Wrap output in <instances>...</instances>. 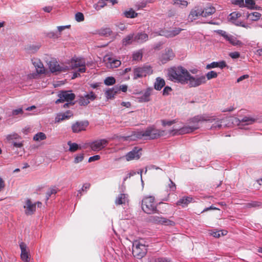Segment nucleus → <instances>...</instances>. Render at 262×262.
<instances>
[{
	"instance_id": "nucleus-42",
	"label": "nucleus",
	"mask_w": 262,
	"mask_h": 262,
	"mask_svg": "<svg viewBox=\"0 0 262 262\" xmlns=\"http://www.w3.org/2000/svg\"><path fill=\"white\" fill-rule=\"evenodd\" d=\"M68 145H69V151L71 152H75L79 148V145L76 143H72L71 141L68 142Z\"/></svg>"
},
{
	"instance_id": "nucleus-32",
	"label": "nucleus",
	"mask_w": 262,
	"mask_h": 262,
	"mask_svg": "<svg viewBox=\"0 0 262 262\" xmlns=\"http://www.w3.org/2000/svg\"><path fill=\"white\" fill-rule=\"evenodd\" d=\"M34 65L36 69V72L38 74H43L45 73V70L43 64L40 61L34 62Z\"/></svg>"
},
{
	"instance_id": "nucleus-50",
	"label": "nucleus",
	"mask_w": 262,
	"mask_h": 262,
	"mask_svg": "<svg viewBox=\"0 0 262 262\" xmlns=\"http://www.w3.org/2000/svg\"><path fill=\"white\" fill-rule=\"evenodd\" d=\"M159 35L161 36H165L167 38H170V30L163 29L160 31Z\"/></svg>"
},
{
	"instance_id": "nucleus-60",
	"label": "nucleus",
	"mask_w": 262,
	"mask_h": 262,
	"mask_svg": "<svg viewBox=\"0 0 262 262\" xmlns=\"http://www.w3.org/2000/svg\"><path fill=\"white\" fill-rule=\"evenodd\" d=\"M209 234L214 237L219 238L221 236L220 231L211 230Z\"/></svg>"
},
{
	"instance_id": "nucleus-49",
	"label": "nucleus",
	"mask_w": 262,
	"mask_h": 262,
	"mask_svg": "<svg viewBox=\"0 0 262 262\" xmlns=\"http://www.w3.org/2000/svg\"><path fill=\"white\" fill-rule=\"evenodd\" d=\"M155 262H172V260L168 257H159L155 258Z\"/></svg>"
},
{
	"instance_id": "nucleus-10",
	"label": "nucleus",
	"mask_w": 262,
	"mask_h": 262,
	"mask_svg": "<svg viewBox=\"0 0 262 262\" xmlns=\"http://www.w3.org/2000/svg\"><path fill=\"white\" fill-rule=\"evenodd\" d=\"M36 204L38 206L41 205L40 202L32 203L30 199H27L25 201V204L24 206L25 213L27 215H31L36 211Z\"/></svg>"
},
{
	"instance_id": "nucleus-4",
	"label": "nucleus",
	"mask_w": 262,
	"mask_h": 262,
	"mask_svg": "<svg viewBox=\"0 0 262 262\" xmlns=\"http://www.w3.org/2000/svg\"><path fill=\"white\" fill-rule=\"evenodd\" d=\"M147 253V248L144 244L138 241H135L133 243L132 253L134 257L138 259L143 257Z\"/></svg>"
},
{
	"instance_id": "nucleus-6",
	"label": "nucleus",
	"mask_w": 262,
	"mask_h": 262,
	"mask_svg": "<svg viewBox=\"0 0 262 262\" xmlns=\"http://www.w3.org/2000/svg\"><path fill=\"white\" fill-rule=\"evenodd\" d=\"M69 70L77 69L78 72L84 73L85 72V62L83 59L72 58L69 66H66Z\"/></svg>"
},
{
	"instance_id": "nucleus-23",
	"label": "nucleus",
	"mask_w": 262,
	"mask_h": 262,
	"mask_svg": "<svg viewBox=\"0 0 262 262\" xmlns=\"http://www.w3.org/2000/svg\"><path fill=\"white\" fill-rule=\"evenodd\" d=\"M152 90V89L151 88L146 89L143 95L138 98L139 101L141 102L149 101Z\"/></svg>"
},
{
	"instance_id": "nucleus-16",
	"label": "nucleus",
	"mask_w": 262,
	"mask_h": 262,
	"mask_svg": "<svg viewBox=\"0 0 262 262\" xmlns=\"http://www.w3.org/2000/svg\"><path fill=\"white\" fill-rule=\"evenodd\" d=\"M149 220L150 222L155 224L165 225H173L174 224V223L173 221L162 217V216H151Z\"/></svg>"
},
{
	"instance_id": "nucleus-28",
	"label": "nucleus",
	"mask_w": 262,
	"mask_h": 262,
	"mask_svg": "<svg viewBox=\"0 0 262 262\" xmlns=\"http://www.w3.org/2000/svg\"><path fill=\"white\" fill-rule=\"evenodd\" d=\"M210 117L214 118L215 119L212 121L211 123H213L211 126V129H220L222 126V119L216 118L214 116H211Z\"/></svg>"
},
{
	"instance_id": "nucleus-51",
	"label": "nucleus",
	"mask_w": 262,
	"mask_h": 262,
	"mask_svg": "<svg viewBox=\"0 0 262 262\" xmlns=\"http://www.w3.org/2000/svg\"><path fill=\"white\" fill-rule=\"evenodd\" d=\"M75 19L77 22H81L84 20V17L82 13L77 12L75 14Z\"/></svg>"
},
{
	"instance_id": "nucleus-55",
	"label": "nucleus",
	"mask_w": 262,
	"mask_h": 262,
	"mask_svg": "<svg viewBox=\"0 0 262 262\" xmlns=\"http://www.w3.org/2000/svg\"><path fill=\"white\" fill-rule=\"evenodd\" d=\"M106 4L104 2H99L97 4L94 5V8L97 10H99L102 8Z\"/></svg>"
},
{
	"instance_id": "nucleus-9",
	"label": "nucleus",
	"mask_w": 262,
	"mask_h": 262,
	"mask_svg": "<svg viewBox=\"0 0 262 262\" xmlns=\"http://www.w3.org/2000/svg\"><path fill=\"white\" fill-rule=\"evenodd\" d=\"M198 129L197 126H184L180 128H174L169 130V134L172 136L183 135L193 132Z\"/></svg>"
},
{
	"instance_id": "nucleus-12",
	"label": "nucleus",
	"mask_w": 262,
	"mask_h": 262,
	"mask_svg": "<svg viewBox=\"0 0 262 262\" xmlns=\"http://www.w3.org/2000/svg\"><path fill=\"white\" fill-rule=\"evenodd\" d=\"M239 123H243L244 125L252 124L255 122L262 123V116H246L241 119H238Z\"/></svg>"
},
{
	"instance_id": "nucleus-29",
	"label": "nucleus",
	"mask_w": 262,
	"mask_h": 262,
	"mask_svg": "<svg viewBox=\"0 0 262 262\" xmlns=\"http://www.w3.org/2000/svg\"><path fill=\"white\" fill-rule=\"evenodd\" d=\"M246 17L250 20L256 21L260 18L261 17V14L257 12H254L251 13H247L246 14Z\"/></svg>"
},
{
	"instance_id": "nucleus-62",
	"label": "nucleus",
	"mask_w": 262,
	"mask_h": 262,
	"mask_svg": "<svg viewBox=\"0 0 262 262\" xmlns=\"http://www.w3.org/2000/svg\"><path fill=\"white\" fill-rule=\"evenodd\" d=\"M172 91L171 88L170 86H165L163 90V95L164 96H167L169 94V92Z\"/></svg>"
},
{
	"instance_id": "nucleus-2",
	"label": "nucleus",
	"mask_w": 262,
	"mask_h": 262,
	"mask_svg": "<svg viewBox=\"0 0 262 262\" xmlns=\"http://www.w3.org/2000/svg\"><path fill=\"white\" fill-rule=\"evenodd\" d=\"M164 133V130L158 129L154 126H150L145 130L135 132L134 136L139 139L153 140L163 136Z\"/></svg>"
},
{
	"instance_id": "nucleus-33",
	"label": "nucleus",
	"mask_w": 262,
	"mask_h": 262,
	"mask_svg": "<svg viewBox=\"0 0 262 262\" xmlns=\"http://www.w3.org/2000/svg\"><path fill=\"white\" fill-rule=\"evenodd\" d=\"M46 37L51 39H57L61 36L60 33H57V32L50 31L45 33Z\"/></svg>"
},
{
	"instance_id": "nucleus-11",
	"label": "nucleus",
	"mask_w": 262,
	"mask_h": 262,
	"mask_svg": "<svg viewBox=\"0 0 262 262\" xmlns=\"http://www.w3.org/2000/svg\"><path fill=\"white\" fill-rule=\"evenodd\" d=\"M96 97V95L93 91H91L88 94H84L83 96H79L78 102L80 105L86 106L90 103L91 101L95 100Z\"/></svg>"
},
{
	"instance_id": "nucleus-34",
	"label": "nucleus",
	"mask_w": 262,
	"mask_h": 262,
	"mask_svg": "<svg viewBox=\"0 0 262 262\" xmlns=\"http://www.w3.org/2000/svg\"><path fill=\"white\" fill-rule=\"evenodd\" d=\"M99 34L102 36H108L112 34V31L110 28H103L99 30Z\"/></svg>"
},
{
	"instance_id": "nucleus-22",
	"label": "nucleus",
	"mask_w": 262,
	"mask_h": 262,
	"mask_svg": "<svg viewBox=\"0 0 262 262\" xmlns=\"http://www.w3.org/2000/svg\"><path fill=\"white\" fill-rule=\"evenodd\" d=\"M19 247L21 250V258L23 260L25 261H29L30 260V258L28 256V253L27 251L26 248L27 246L26 245L23 243L21 242L19 244Z\"/></svg>"
},
{
	"instance_id": "nucleus-53",
	"label": "nucleus",
	"mask_w": 262,
	"mask_h": 262,
	"mask_svg": "<svg viewBox=\"0 0 262 262\" xmlns=\"http://www.w3.org/2000/svg\"><path fill=\"white\" fill-rule=\"evenodd\" d=\"M11 114H12V116L23 115L24 114V111H23V108L21 107V108H19L17 109L12 110Z\"/></svg>"
},
{
	"instance_id": "nucleus-35",
	"label": "nucleus",
	"mask_w": 262,
	"mask_h": 262,
	"mask_svg": "<svg viewBox=\"0 0 262 262\" xmlns=\"http://www.w3.org/2000/svg\"><path fill=\"white\" fill-rule=\"evenodd\" d=\"M245 7L250 9H257V7L255 6V3L254 0H245Z\"/></svg>"
},
{
	"instance_id": "nucleus-27",
	"label": "nucleus",
	"mask_w": 262,
	"mask_h": 262,
	"mask_svg": "<svg viewBox=\"0 0 262 262\" xmlns=\"http://www.w3.org/2000/svg\"><path fill=\"white\" fill-rule=\"evenodd\" d=\"M165 82L164 79L158 77L156 79L154 83V88L156 90L160 91L165 85Z\"/></svg>"
},
{
	"instance_id": "nucleus-26",
	"label": "nucleus",
	"mask_w": 262,
	"mask_h": 262,
	"mask_svg": "<svg viewBox=\"0 0 262 262\" xmlns=\"http://www.w3.org/2000/svg\"><path fill=\"white\" fill-rule=\"evenodd\" d=\"M148 39V35L145 33H138L135 36V40L139 43H143Z\"/></svg>"
},
{
	"instance_id": "nucleus-18",
	"label": "nucleus",
	"mask_w": 262,
	"mask_h": 262,
	"mask_svg": "<svg viewBox=\"0 0 262 262\" xmlns=\"http://www.w3.org/2000/svg\"><path fill=\"white\" fill-rule=\"evenodd\" d=\"M49 68L52 73L66 72L68 69L64 64H59L57 61H51L49 63Z\"/></svg>"
},
{
	"instance_id": "nucleus-37",
	"label": "nucleus",
	"mask_w": 262,
	"mask_h": 262,
	"mask_svg": "<svg viewBox=\"0 0 262 262\" xmlns=\"http://www.w3.org/2000/svg\"><path fill=\"white\" fill-rule=\"evenodd\" d=\"M262 205V203L258 201H251L246 204V207L248 208L259 207Z\"/></svg>"
},
{
	"instance_id": "nucleus-57",
	"label": "nucleus",
	"mask_w": 262,
	"mask_h": 262,
	"mask_svg": "<svg viewBox=\"0 0 262 262\" xmlns=\"http://www.w3.org/2000/svg\"><path fill=\"white\" fill-rule=\"evenodd\" d=\"M169 184H168V188L169 189V191H174L176 189V185L174 183H173L170 179H169Z\"/></svg>"
},
{
	"instance_id": "nucleus-5",
	"label": "nucleus",
	"mask_w": 262,
	"mask_h": 262,
	"mask_svg": "<svg viewBox=\"0 0 262 262\" xmlns=\"http://www.w3.org/2000/svg\"><path fill=\"white\" fill-rule=\"evenodd\" d=\"M152 73V70L151 66L144 65L142 67H136L133 71V79H137L139 78L146 77L147 75Z\"/></svg>"
},
{
	"instance_id": "nucleus-44",
	"label": "nucleus",
	"mask_w": 262,
	"mask_h": 262,
	"mask_svg": "<svg viewBox=\"0 0 262 262\" xmlns=\"http://www.w3.org/2000/svg\"><path fill=\"white\" fill-rule=\"evenodd\" d=\"M116 80L113 77H107L104 81V84L106 85H112L114 84Z\"/></svg>"
},
{
	"instance_id": "nucleus-56",
	"label": "nucleus",
	"mask_w": 262,
	"mask_h": 262,
	"mask_svg": "<svg viewBox=\"0 0 262 262\" xmlns=\"http://www.w3.org/2000/svg\"><path fill=\"white\" fill-rule=\"evenodd\" d=\"M232 23L237 26H241L244 28H247L248 27V25H246L244 23L239 19H237L233 21Z\"/></svg>"
},
{
	"instance_id": "nucleus-20",
	"label": "nucleus",
	"mask_w": 262,
	"mask_h": 262,
	"mask_svg": "<svg viewBox=\"0 0 262 262\" xmlns=\"http://www.w3.org/2000/svg\"><path fill=\"white\" fill-rule=\"evenodd\" d=\"M202 8L200 7H195L192 9L188 16V19L192 21L202 16Z\"/></svg>"
},
{
	"instance_id": "nucleus-13",
	"label": "nucleus",
	"mask_w": 262,
	"mask_h": 262,
	"mask_svg": "<svg viewBox=\"0 0 262 262\" xmlns=\"http://www.w3.org/2000/svg\"><path fill=\"white\" fill-rule=\"evenodd\" d=\"M216 32L232 45L241 46L242 45V42L240 40H238L235 37L227 34L226 31L219 30Z\"/></svg>"
},
{
	"instance_id": "nucleus-40",
	"label": "nucleus",
	"mask_w": 262,
	"mask_h": 262,
	"mask_svg": "<svg viewBox=\"0 0 262 262\" xmlns=\"http://www.w3.org/2000/svg\"><path fill=\"white\" fill-rule=\"evenodd\" d=\"M241 16V14L239 12H233L229 15V20L232 23L233 21L238 19V18Z\"/></svg>"
},
{
	"instance_id": "nucleus-58",
	"label": "nucleus",
	"mask_w": 262,
	"mask_h": 262,
	"mask_svg": "<svg viewBox=\"0 0 262 262\" xmlns=\"http://www.w3.org/2000/svg\"><path fill=\"white\" fill-rule=\"evenodd\" d=\"M176 122L174 120H163L162 121V124L163 126H170Z\"/></svg>"
},
{
	"instance_id": "nucleus-14",
	"label": "nucleus",
	"mask_w": 262,
	"mask_h": 262,
	"mask_svg": "<svg viewBox=\"0 0 262 262\" xmlns=\"http://www.w3.org/2000/svg\"><path fill=\"white\" fill-rule=\"evenodd\" d=\"M89 122L87 120L76 121L72 125L71 128L74 133H78L86 130Z\"/></svg>"
},
{
	"instance_id": "nucleus-7",
	"label": "nucleus",
	"mask_w": 262,
	"mask_h": 262,
	"mask_svg": "<svg viewBox=\"0 0 262 262\" xmlns=\"http://www.w3.org/2000/svg\"><path fill=\"white\" fill-rule=\"evenodd\" d=\"M57 96L59 98L55 101L56 104L64 101L72 102L75 98V95L71 91H61L58 93Z\"/></svg>"
},
{
	"instance_id": "nucleus-46",
	"label": "nucleus",
	"mask_w": 262,
	"mask_h": 262,
	"mask_svg": "<svg viewBox=\"0 0 262 262\" xmlns=\"http://www.w3.org/2000/svg\"><path fill=\"white\" fill-rule=\"evenodd\" d=\"M182 30V29L179 28H175L172 30H170V38L178 35Z\"/></svg>"
},
{
	"instance_id": "nucleus-24",
	"label": "nucleus",
	"mask_w": 262,
	"mask_h": 262,
	"mask_svg": "<svg viewBox=\"0 0 262 262\" xmlns=\"http://www.w3.org/2000/svg\"><path fill=\"white\" fill-rule=\"evenodd\" d=\"M128 195L125 193H120L116 198L115 204L117 205H122L125 204L126 202H128Z\"/></svg>"
},
{
	"instance_id": "nucleus-54",
	"label": "nucleus",
	"mask_w": 262,
	"mask_h": 262,
	"mask_svg": "<svg viewBox=\"0 0 262 262\" xmlns=\"http://www.w3.org/2000/svg\"><path fill=\"white\" fill-rule=\"evenodd\" d=\"M116 89L118 92L121 91L123 92H126L127 90V86L126 85H121L120 86L115 85Z\"/></svg>"
},
{
	"instance_id": "nucleus-63",
	"label": "nucleus",
	"mask_w": 262,
	"mask_h": 262,
	"mask_svg": "<svg viewBox=\"0 0 262 262\" xmlns=\"http://www.w3.org/2000/svg\"><path fill=\"white\" fill-rule=\"evenodd\" d=\"M100 159V156L98 155H95L92 157H90L89 159L88 162H91L93 161L99 160Z\"/></svg>"
},
{
	"instance_id": "nucleus-3",
	"label": "nucleus",
	"mask_w": 262,
	"mask_h": 262,
	"mask_svg": "<svg viewBox=\"0 0 262 262\" xmlns=\"http://www.w3.org/2000/svg\"><path fill=\"white\" fill-rule=\"evenodd\" d=\"M141 207L143 211L146 213H155L157 211L155 198L152 196H144L142 200Z\"/></svg>"
},
{
	"instance_id": "nucleus-19",
	"label": "nucleus",
	"mask_w": 262,
	"mask_h": 262,
	"mask_svg": "<svg viewBox=\"0 0 262 262\" xmlns=\"http://www.w3.org/2000/svg\"><path fill=\"white\" fill-rule=\"evenodd\" d=\"M174 53L171 49H166L160 56L159 60L162 64L166 63L174 57Z\"/></svg>"
},
{
	"instance_id": "nucleus-31",
	"label": "nucleus",
	"mask_w": 262,
	"mask_h": 262,
	"mask_svg": "<svg viewBox=\"0 0 262 262\" xmlns=\"http://www.w3.org/2000/svg\"><path fill=\"white\" fill-rule=\"evenodd\" d=\"M123 15L126 18H134L138 16V13L133 9L130 8L127 11H125L123 12Z\"/></svg>"
},
{
	"instance_id": "nucleus-8",
	"label": "nucleus",
	"mask_w": 262,
	"mask_h": 262,
	"mask_svg": "<svg viewBox=\"0 0 262 262\" xmlns=\"http://www.w3.org/2000/svg\"><path fill=\"white\" fill-rule=\"evenodd\" d=\"M215 119L212 117H210L209 115L203 114L201 115L195 116L194 117L191 118L189 123L191 124L190 126H197L198 128L199 127V123L201 121H209L212 122Z\"/></svg>"
},
{
	"instance_id": "nucleus-38",
	"label": "nucleus",
	"mask_w": 262,
	"mask_h": 262,
	"mask_svg": "<svg viewBox=\"0 0 262 262\" xmlns=\"http://www.w3.org/2000/svg\"><path fill=\"white\" fill-rule=\"evenodd\" d=\"M134 34H130L126 36L122 39V43L123 45H127L130 44L133 40Z\"/></svg>"
},
{
	"instance_id": "nucleus-17",
	"label": "nucleus",
	"mask_w": 262,
	"mask_h": 262,
	"mask_svg": "<svg viewBox=\"0 0 262 262\" xmlns=\"http://www.w3.org/2000/svg\"><path fill=\"white\" fill-rule=\"evenodd\" d=\"M142 148L138 146L134 147L133 149L125 155V159L127 161L134 159H139L141 155Z\"/></svg>"
},
{
	"instance_id": "nucleus-15",
	"label": "nucleus",
	"mask_w": 262,
	"mask_h": 262,
	"mask_svg": "<svg viewBox=\"0 0 262 262\" xmlns=\"http://www.w3.org/2000/svg\"><path fill=\"white\" fill-rule=\"evenodd\" d=\"M108 144L106 139H100L95 140L90 143V147L93 151H99L104 148Z\"/></svg>"
},
{
	"instance_id": "nucleus-25",
	"label": "nucleus",
	"mask_w": 262,
	"mask_h": 262,
	"mask_svg": "<svg viewBox=\"0 0 262 262\" xmlns=\"http://www.w3.org/2000/svg\"><path fill=\"white\" fill-rule=\"evenodd\" d=\"M202 17H206L213 14L215 12V8L211 6L204 8H202Z\"/></svg>"
},
{
	"instance_id": "nucleus-61",
	"label": "nucleus",
	"mask_w": 262,
	"mask_h": 262,
	"mask_svg": "<svg viewBox=\"0 0 262 262\" xmlns=\"http://www.w3.org/2000/svg\"><path fill=\"white\" fill-rule=\"evenodd\" d=\"M56 192L57 191L55 189L52 188L50 189L46 193L47 200H49L52 194H55Z\"/></svg>"
},
{
	"instance_id": "nucleus-43",
	"label": "nucleus",
	"mask_w": 262,
	"mask_h": 262,
	"mask_svg": "<svg viewBox=\"0 0 262 262\" xmlns=\"http://www.w3.org/2000/svg\"><path fill=\"white\" fill-rule=\"evenodd\" d=\"M133 60L134 61H139L141 60L142 58V53L139 51L134 52L133 54Z\"/></svg>"
},
{
	"instance_id": "nucleus-45",
	"label": "nucleus",
	"mask_w": 262,
	"mask_h": 262,
	"mask_svg": "<svg viewBox=\"0 0 262 262\" xmlns=\"http://www.w3.org/2000/svg\"><path fill=\"white\" fill-rule=\"evenodd\" d=\"M217 75L218 74L216 72L214 71H211L206 74V79L207 78V80H210L212 78H215L217 77Z\"/></svg>"
},
{
	"instance_id": "nucleus-21",
	"label": "nucleus",
	"mask_w": 262,
	"mask_h": 262,
	"mask_svg": "<svg viewBox=\"0 0 262 262\" xmlns=\"http://www.w3.org/2000/svg\"><path fill=\"white\" fill-rule=\"evenodd\" d=\"M193 198L190 196H184L180 199L176 203L177 205L181 206L182 207H185L191 203Z\"/></svg>"
},
{
	"instance_id": "nucleus-52",
	"label": "nucleus",
	"mask_w": 262,
	"mask_h": 262,
	"mask_svg": "<svg viewBox=\"0 0 262 262\" xmlns=\"http://www.w3.org/2000/svg\"><path fill=\"white\" fill-rule=\"evenodd\" d=\"M84 158V155L83 154H80L76 155L74 160V162L75 163H78L80 162H81Z\"/></svg>"
},
{
	"instance_id": "nucleus-64",
	"label": "nucleus",
	"mask_w": 262,
	"mask_h": 262,
	"mask_svg": "<svg viewBox=\"0 0 262 262\" xmlns=\"http://www.w3.org/2000/svg\"><path fill=\"white\" fill-rule=\"evenodd\" d=\"M234 4L235 5H238L240 7H245L244 0H234Z\"/></svg>"
},
{
	"instance_id": "nucleus-48",
	"label": "nucleus",
	"mask_w": 262,
	"mask_h": 262,
	"mask_svg": "<svg viewBox=\"0 0 262 262\" xmlns=\"http://www.w3.org/2000/svg\"><path fill=\"white\" fill-rule=\"evenodd\" d=\"M147 2L145 1H142L141 2H139L136 3V7L138 10L142 9L145 8L146 6Z\"/></svg>"
},
{
	"instance_id": "nucleus-39",
	"label": "nucleus",
	"mask_w": 262,
	"mask_h": 262,
	"mask_svg": "<svg viewBox=\"0 0 262 262\" xmlns=\"http://www.w3.org/2000/svg\"><path fill=\"white\" fill-rule=\"evenodd\" d=\"M108 62L111 63V66L112 68L118 67L121 64V62L119 60L113 59V58L109 57L108 58Z\"/></svg>"
},
{
	"instance_id": "nucleus-1",
	"label": "nucleus",
	"mask_w": 262,
	"mask_h": 262,
	"mask_svg": "<svg viewBox=\"0 0 262 262\" xmlns=\"http://www.w3.org/2000/svg\"><path fill=\"white\" fill-rule=\"evenodd\" d=\"M169 78L182 84H188L189 88L198 87L206 82L205 75L192 76L187 69L182 66L171 68L168 72Z\"/></svg>"
},
{
	"instance_id": "nucleus-47",
	"label": "nucleus",
	"mask_w": 262,
	"mask_h": 262,
	"mask_svg": "<svg viewBox=\"0 0 262 262\" xmlns=\"http://www.w3.org/2000/svg\"><path fill=\"white\" fill-rule=\"evenodd\" d=\"M173 4L179 6H182L183 7H186L188 5L187 1L185 0H176Z\"/></svg>"
},
{
	"instance_id": "nucleus-30",
	"label": "nucleus",
	"mask_w": 262,
	"mask_h": 262,
	"mask_svg": "<svg viewBox=\"0 0 262 262\" xmlns=\"http://www.w3.org/2000/svg\"><path fill=\"white\" fill-rule=\"evenodd\" d=\"M115 89L116 86H114L112 89H109L105 92V94L107 99H109L114 98V96L118 92Z\"/></svg>"
},
{
	"instance_id": "nucleus-59",
	"label": "nucleus",
	"mask_w": 262,
	"mask_h": 262,
	"mask_svg": "<svg viewBox=\"0 0 262 262\" xmlns=\"http://www.w3.org/2000/svg\"><path fill=\"white\" fill-rule=\"evenodd\" d=\"M218 63L217 62H212L211 63H210V64H208L206 66V69H213V68H218Z\"/></svg>"
},
{
	"instance_id": "nucleus-41",
	"label": "nucleus",
	"mask_w": 262,
	"mask_h": 262,
	"mask_svg": "<svg viewBox=\"0 0 262 262\" xmlns=\"http://www.w3.org/2000/svg\"><path fill=\"white\" fill-rule=\"evenodd\" d=\"M66 119H69L67 116L64 115L63 113H59L57 114L55 118V122H60L63 120H64Z\"/></svg>"
},
{
	"instance_id": "nucleus-36",
	"label": "nucleus",
	"mask_w": 262,
	"mask_h": 262,
	"mask_svg": "<svg viewBox=\"0 0 262 262\" xmlns=\"http://www.w3.org/2000/svg\"><path fill=\"white\" fill-rule=\"evenodd\" d=\"M47 138V136L46 134L42 132H39L36 134L34 137L33 140L36 141H39L41 140H44Z\"/></svg>"
}]
</instances>
